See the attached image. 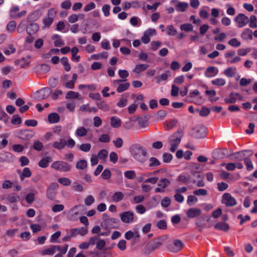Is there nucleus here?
Returning a JSON list of instances; mask_svg holds the SVG:
<instances>
[{"label":"nucleus","mask_w":257,"mask_h":257,"mask_svg":"<svg viewBox=\"0 0 257 257\" xmlns=\"http://www.w3.org/2000/svg\"><path fill=\"white\" fill-rule=\"evenodd\" d=\"M214 228L216 229L226 232L229 230V226L227 223L219 222L214 225Z\"/></svg>","instance_id":"nucleus-25"},{"label":"nucleus","mask_w":257,"mask_h":257,"mask_svg":"<svg viewBox=\"0 0 257 257\" xmlns=\"http://www.w3.org/2000/svg\"><path fill=\"white\" fill-rule=\"evenodd\" d=\"M250 157L251 156H247L243 160L246 170L248 171H251L253 169V164L250 158Z\"/></svg>","instance_id":"nucleus-37"},{"label":"nucleus","mask_w":257,"mask_h":257,"mask_svg":"<svg viewBox=\"0 0 257 257\" xmlns=\"http://www.w3.org/2000/svg\"><path fill=\"white\" fill-rule=\"evenodd\" d=\"M31 172L29 168L26 167L23 170L22 175H21V179H23L25 177H29L31 176Z\"/></svg>","instance_id":"nucleus-56"},{"label":"nucleus","mask_w":257,"mask_h":257,"mask_svg":"<svg viewBox=\"0 0 257 257\" xmlns=\"http://www.w3.org/2000/svg\"><path fill=\"white\" fill-rule=\"evenodd\" d=\"M120 217L122 222L129 223L133 221L134 213L130 211L124 212L120 214Z\"/></svg>","instance_id":"nucleus-14"},{"label":"nucleus","mask_w":257,"mask_h":257,"mask_svg":"<svg viewBox=\"0 0 257 257\" xmlns=\"http://www.w3.org/2000/svg\"><path fill=\"white\" fill-rule=\"evenodd\" d=\"M88 132V130L83 126L78 127L75 131V134L78 137L83 138L85 137Z\"/></svg>","instance_id":"nucleus-21"},{"label":"nucleus","mask_w":257,"mask_h":257,"mask_svg":"<svg viewBox=\"0 0 257 257\" xmlns=\"http://www.w3.org/2000/svg\"><path fill=\"white\" fill-rule=\"evenodd\" d=\"M141 23V20L137 17H133L130 20L131 24L134 27L140 25Z\"/></svg>","instance_id":"nucleus-60"},{"label":"nucleus","mask_w":257,"mask_h":257,"mask_svg":"<svg viewBox=\"0 0 257 257\" xmlns=\"http://www.w3.org/2000/svg\"><path fill=\"white\" fill-rule=\"evenodd\" d=\"M198 201L197 198L194 195H189L187 198V202L189 206L196 203Z\"/></svg>","instance_id":"nucleus-54"},{"label":"nucleus","mask_w":257,"mask_h":257,"mask_svg":"<svg viewBox=\"0 0 257 257\" xmlns=\"http://www.w3.org/2000/svg\"><path fill=\"white\" fill-rule=\"evenodd\" d=\"M50 93L48 88H43L38 92V98L39 99H44L47 97Z\"/></svg>","instance_id":"nucleus-23"},{"label":"nucleus","mask_w":257,"mask_h":257,"mask_svg":"<svg viewBox=\"0 0 257 257\" xmlns=\"http://www.w3.org/2000/svg\"><path fill=\"white\" fill-rule=\"evenodd\" d=\"M56 12L54 9H49L47 13V16L42 20L44 25L43 28L49 27L54 21V19L56 16Z\"/></svg>","instance_id":"nucleus-5"},{"label":"nucleus","mask_w":257,"mask_h":257,"mask_svg":"<svg viewBox=\"0 0 257 257\" xmlns=\"http://www.w3.org/2000/svg\"><path fill=\"white\" fill-rule=\"evenodd\" d=\"M170 76L169 73H163L160 75L156 76V82L160 83L162 81L166 80Z\"/></svg>","instance_id":"nucleus-45"},{"label":"nucleus","mask_w":257,"mask_h":257,"mask_svg":"<svg viewBox=\"0 0 257 257\" xmlns=\"http://www.w3.org/2000/svg\"><path fill=\"white\" fill-rule=\"evenodd\" d=\"M206 217L205 216H202L198 218L195 222V224L197 226L199 232H202L203 229L205 227H210L211 225L208 226H206V224L205 222Z\"/></svg>","instance_id":"nucleus-16"},{"label":"nucleus","mask_w":257,"mask_h":257,"mask_svg":"<svg viewBox=\"0 0 257 257\" xmlns=\"http://www.w3.org/2000/svg\"><path fill=\"white\" fill-rule=\"evenodd\" d=\"M124 176L128 179H134L136 176V174L135 171L128 170L124 172Z\"/></svg>","instance_id":"nucleus-49"},{"label":"nucleus","mask_w":257,"mask_h":257,"mask_svg":"<svg viewBox=\"0 0 257 257\" xmlns=\"http://www.w3.org/2000/svg\"><path fill=\"white\" fill-rule=\"evenodd\" d=\"M197 111L199 112V114L201 116H206L210 113V108L203 107L200 110L197 109Z\"/></svg>","instance_id":"nucleus-57"},{"label":"nucleus","mask_w":257,"mask_h":257,"mask_svg":"<svg viewBox=\"0 0 257 257\" xmlns=\"http://www.w3.org/2000/svg\"><path fill=\"white\" fill-rule=\"evenodd\" d=\"M0 160L3 162H11L13 161V155L9 152H6L2 155Z\"/></svg>","instance_id":"nucleus-30"},{"label":"nucleus","mask_w":257,"mask_h":257,"mask_svg":"<svg viewBox=\"0 0 257 257\" xmlns=\"http://www.w3.org/2000/svg\"><path fill=\"white\" fill-rule=\"evenodd\" d=\"M87 161L83 159L78 161L76 164V168L78 170H84L87 167Z\"/></svg>","instance_id":"nucleus-39"},{"label":"nucleus","mask_w":257,"mask_h":257,"mask_svg":"<svg viewBox=\"0 0 257 257\" xmlns=\"http://www.w3.org/2000/svg\"><path fill=\"white\" fill-rule=\"evenodd\" d=\"M108 56L107 52L104 51L97 54H93L91 56L92 59L94 60H99L102 58H106Z\"/></svg>","instance_id":"nucleus-40"},{"label":"nucleus","mask_w":257,"mask_h":257,"mask_svg":"<svg viewBox=\"0 0 257 257\" xmlns=\"http://www.w3.org/2000/svg\"><path fill=\"white\" fill-rule=\"evenodd\" d=\"M241 37L244 40L252 39V32L249 29H245L241 34Z\"/></svg>","instance_id":"nucleus-36"},{"label":"nucleus","mask_w":257,"mask_h":257,"mask_svg":"<svg viewBox=\"0 0 257 257\" xmlns=\"http://www.w3.org/2000/svg\"><path fill=\"white\" fill-rule=\"evenodd\" d=\"M95 8V4L93 2H90L84 7L83 10L84 12H87L94 9Z\"/></svg>","instance_id":"nucleus-63"},{"label":"nucleus","mask_w":257,"mask_h":257,"mask_svg":"<svg viewBox=\"0 0 257 257\" xmlns=\"http://www.w3.org/2000/svg\"><path fill=\"white\" fill-rule=\"evenodd\" d=\"M52 146L58 150L63 149L66 146V141L64 139L61 138L58 141L54 142L52 144Z\"/></svg>","instance_id":"nucleus-22"},{"label":"nucleus","mask_w":257,"mask_h":257,"mask_svg":"<svg viewBox=\"0 0 257 257\" xmlns=\"http://www.w3.org/2000/svg\"><path fill=\"white\" fill-rule=\"evenodd\" d=\"M149 166L150 167H158L161 165L160 162L155 157H151L149 159Z\"/></svg>","instance_id":"nucleus-46"},{"label":"nucleus","mask_w":257,"mask_h":257,"mask_svg":"<svg viewBox=\"0 0 257 257\" xmlns=\"http://www.w3.org/2000/svg\"><path fill=\"white\" fill-rule=\"evenodd\" d=\"M186 214L189 218H194L201 215V210L199 208H191L188 210Z\"/></svg>","instance_id":"nucleus-20"},{"label":"nucleus","mask_w":257,"mask_h":257,"mask_svg":"<svg viewBox=\"0 0 257 257\" xmlns=\"http://www.w3.org/2000/svg\"><path fill=\"white\" fill-rule=\"evenodd\" d=\"M108 152L105 149L100 150L97 155L98 159L103 162H105L108 157Z\"/></svg>","instance_id":"nucleus-38"},{"label":"nucleus","mask_w":257,"mask_h":257,"mask_svg":"<svg viewBox=\"0 0 257 257\" xmlns=\"http://www.w3.org/2000/svg\"><path fill=\"white\" fill-rule=\"evenodd\" d=\"M249 19V26L251 28H257V19L256 17L252 15L250 17Z\"/></svg>","instance_id":"nucleus-43"},{"label":"nucleus","mask_w":257,"mask_h":257,"mask_svg":"<svg viewBox=\"0 0 257 257\" xmlns=\"http://www.w3.org/2000/svg\"><path fill=\"white\" fill-rule=\"evenodd\" d=\"M222 202L226 206H233L236 204L235 198L230 193H225L222 195Z\"/></svg>","instance_id":"nucleus-9"},{"label":"nucleus","mask_w":257,"mask_h":257,"mask_svg":"<svg viewBox=\"0 0 257 257\" xmlns=\"http://www.w3.org/2000/svg\"><path fill=\"white\" fill-rule=\"evenodd\" d=\"M61 62L63 64V65L64 66V69L66 71H69L71 69V66L70 64H69V60L66 57H62L61 59Z\"/></svg>","instance_id":"nucleus-42"},{"label":"nucleus","mask_w":257,"mask_h":257,"mask_svg":"<svg viewBox=\"0 0 257 257\" xmlns=\"http://www.w3.org/2000/svg\"><path fill=\"white\" fill-rule=\"evenodd\" d=\"M103 223L106 228H114L118 226L119 221L115 218H109L106 214L102 215Z\"/></svg>","instance_id":"nucleus-4"},{"label":"nucleus","mask_w":257,"mask_h":257,"mask_svg":"<svg viewBox=\"0 0 257 257\" xmlns=\"http://www.w3.org/2000/svg\"><path fill=\"white\" fill-rule=\"evenodd\" d=\"M60 249L59 245H54L51 246L49 248H45L41 251L40 253L42 255H53L56 250H59Z\"/></svg>","instance_id":"nucleus-19"},{"label":"nucleus","mask_w":257,"mask_h":257,"mask_svg":"<svg viewBox=\"0 0 257 257\" xmlns=\"http://www.w3.org/2000/svg\"><path fill=\"white\" fill-rule=\"evenodd\" d=\"M50 157H46L41 159L38 164L39 167L42 168H46L49 166V162L51 161Z\"/></svg>","instance_id":"nucleus-32"},{"label":"nucleus","mask_w":257,"mask_h":257,"mask_svg":"<svg viewBox=\"0 0 257 257\" xmlns=\"http://www.w3.org/2000/svg\"><path fill=\"white\" fill-rule=\"evenodd\" d=\"M253 154L251 150L239 151L233 154V160L237 161H243L247 156H252Z\"/></svg>","instance_id":"nucleus-6"},{"label":"nucleus","mask_w":257,"mask_h":257,"mask_svg":"<svg viewBox=\"0 0 257 257\" xmlns=\"http://www.w3.org/2000/svg\"><path fill=\"white\" fill-rule=\"evenodd\" d=\"M234 21L238 28H242L247 25L249 22V19L245 15L240 13L236 16Z\"/></svg>","instance_id":"nucleus-8"},{"label":"nucleus","mask_w":257,"mask_h":257,"mask_svg":"<svg viewBox=\"0 0 257 257\" xmlns=\"http://www.w3.org/2000/svg\"><path fill=\"white\" fill-rule=\"evenodd\" d=\"M20 138L23 140H29L34 136V132L31 130H26L18 133Z\"/></svg>","instance_id":"nucleus-18"},{"label":"nucleus","mask_w":257,"mask_h":257,"mask_svg":"<svg viewBox=\"0 0 257 257\" xmlns=\"http://www.w3.org/2000/svg\"><path fill=\"white\" fill-rule=\"evenodd\" d=\"M211 83L213 85H216L218 86H222L225 85L226 81L224 79L220 78H216L211 81Z\"/></svg>","instance_id":"nucleus-41"},{"label":"nucleus","mask_w":257,"mask_h":257,"mask_svg":"<svg viewBox=\"0 0 257 257\" xmlns=\"http://www.w3.org/2000/svg\"><path fill=\"white\" fill-rule=\"evenodd\" d=\"M173 156L170 153H165L163 155V160L165 163H169L171 161Z\"/></svg>","instance_id":"nucleus-58"},{"label":"nucleus","mask_w":257,"mask_h":257,"mask_svg":"<svg viewBox=\"0 0 257 257\" xmlns=\"http://www.w3.org/2000/svg\"><path fill=\"white\" fill-rule=\"evenodd\" d=\"M177 33V30L173 26L169 25L167 28V34L169 36H175Z\"/></svg>","instance_id":"nucleus-51"},{"label":"nucleus","mask_w":257,"mask_h":257,"mask_svg":"<svg viewBox=\"0 0 257 257\" xmlns=\"http://www.w3.org/2000/svg\"><path fill=\"white\" fill-rule=\"evenodd\" d=\"M94 201V198L91 195L87 196L84 200L85 204L87 206H90Z\"/></svg>","instance_id":"nucleus-61"},{"label":"nucleus","mask_w":257,"mask_h":257,"mask_svg":"<svg viewBox=\"0 0 257 257\" xmlns=\"http://www.w3.org/2000/svg\"><path fill=\"white\" fill-rule=\"evenodd\" d=\"M39 27L38 24L34 23L32 24L29 26V27L27 29V33L31 35L32 34H35L39 30Z\"/></svg>","instance_id":"nucleus-33"},{"label":"nucleus","mask_w":257,"mask_h":257,"mask_svg":"<svg viewBox=\"0 0 257 257\" xmlns=\"http://www.w3.org/2000/svg\"><path fill=\"white\" fill-rule=\"evenodd\" d=\"M171 184V181L167 178H162L159 180L158 186L164 189L168 187Z\"/></svg>","instance_id":"nucleus-34"},{"label":"nucleus","mask_w":257,"mask_h":257,"mask_svg":"<svg viewBox=\"0 0 257 257\" xmlns=\"http://www.w3.org/2000/svg\"><path fill=\"white\" fill-rule=\"evenodd\" d=\"M166 236H163L159 237L153 241L149 242L147 244L144 249V253L148 254L152 252L153 250L159 248L166 241Z\"/></svg>","instance_id":"nucleus-1"},{"label":"nucleus","mask_w":257,"mask_h":257,"mask_svg":"<svg viewBox=\"0 0 257 257\" xmlns=\"http://www.w3.org/2000/svg\"><path fill=\"white\" fill-rule=\"evenodd\" d=\"M206 132V127L200 125L196 127L193 132V136L196 138H202L205 137Z\"/></svg>","instance_id":"nucleus-15"},{"label":"nucleus","mask_w":257,"mask_h":257,"mask_svg":"<svg viewBox=\"0 0 257 257\" xmlns=\"http://www.w3.org/2000/svg\"><path fill=\"white\" fill-rule=\"evenodd\" d=\"M171 4H174L176 10L179 12H184L189 7V5L186 2H181L178 0H171Z\"/></svg>","instance_id":"nucleus-10"},{"label":"nucleus","mask_w":257,"mask_h":257,"mask_svg":"<svg viewBox=\"0 0 257 257\" xmlns=\"http://www.w3.org/2000/svg\"><path fill=\"white\" fill-rule=\"evenodd\" d=\"M124 80L122 79L114 80L112 82L114 86L117 87V91L118 93H121L128 89L130 84L128 82L123 83Z\"/></svg>","instance_id":"nucleus-7"},{"label":"nucleus","mask_w":257,"mask_h":257,"mask_svg":"<svg viewBox=\"0 0 257 257\" xmlns=\"http://www.w3.org/2000/svg\"><path fill=\"white\" fill-rule=\"evenodd\" d=\"M58 182L64 186H69L71 183V181L68 178H60L58 179Z\"/></svg>","instance_id":"nucleus-59"},{"label":"nucleus","mask_w":257,"mask_h":257,"mask_svg":"<svg viewBox=\"0 0 257 257\" xmlns=\"http://www.w3.org/2000/svg\"><path fill=\"white\" fill-rule=\"evenodd\" d=\"M16 28V23L14 21H12L8 23L7 26V30L9 33H13L14 32Z\"/></svg>","instance_id":"nucleus-44"},{"label":"nucleus","mask_w":257,"mask_h":257,"mask_svg":"<svg viewBox=\"0 0 257 257\" xmlns=\"http://www.w3.org/2000/svg\"><path fill=\"white\" fill-rule=\"evenodd\" d=\"M156 35V31L155 29H148L144 33V35L142 37V41L144 44H148L150 42V38L152 36Z\"/></svg>","instance_id":"nucleus-12"},{"label":"nucleus","mask_w":257,"mask_h":257,"mask_svg":"<svg viewBox=\"0 0 257 257\" xmlns=\"http://www.w3.org/2000/svg\"><path fill=\"white\" fill-rule=\"evenodd\" d=\"M182 136V131L180 129H179L169 139V143L170 144H175L179 145L181 142Z\"/></svg>","instance_id":"nucleus-11"},{"label":"nucleus","mask_w":257,"mask_h":257,"mask_svg":"<svg viewBox=\"0 0 257 257\" xmlns=\"http://www.w3.org/2000/svg\"><path fill=\"white\" fill-rule=\"evenodd\" d=\"M228 187V185L227 183L222 182L217 183V189L219 191H223L226 190Z\"/></svg>","instance_id":"nucleus-64"},{"label":"nucleus","mask_w":257,"mask_h":257,"mask_svg":"<svg viewBox=\"0 0 257 257\" xmlns=\"http://www.w3.org/2000/svg\"><path fill=\"white\" fill-rule=\"evenodd\" d=\"M110 124L114 128H118L121 126V120L117 116H112L110 118Z\"/></svg>","instance_id":"nucleus-27"},{"label":"nucleus","mask_w":257,"mask_h":257,"mask_svg":"<svg viewBox=\"0 0 257 257\" xmlns=\"http://www.w3.org/2000/svg\"><path fill=\"white\" fill-rule=\"evenodd\" d=\"M219 70L214 66L208 67L204 72V75L208 78L213 77L218 74Z\"/></svg>","instance_id":"nucleus-17"},{"label":"nucleus","mask_w":257,"mask_h":257,"mask_svg":"<svg viewBox=\"0 0 257 257\" xmlns=\"http://www.w3.org/2000/svg\"><path fill=\"white\" fill-rule=\"evenodd\" d=\"M183 247V243L179 239L175 240L173 245H170L167 248L171 252H177L180 251Z\"/></svg>","instance_id":"nucleus-13"},{"label":"nucleus","mask_w":257,"mask_h":257,"mask_svg":"<svg viewBox=\"0 0 257 257\" xmlns=\"http://www.w3.org/2000/svg\"><path fill=\"white\" fill-rule=\"evenodd\" d=\"M236 73L235 67H228L224 70L223 73L228 77H233Z\"/></svg>","instance_id":"nucleus-31"},{"label":"nucleus","mask_w":257,"mask_h":257,"mask_svg":"<svg viewBox=\"0 0 257 257\" xmlns=\"http://www.w3.org/2000/svg\"><path fill=\"white\" fill-rule=\"evenodd\" d=\"M177 123V120L176 119H172L170 120L169 121L166 122L165 123L166 130L169 131L172 129V128L176 126Z\"/></svg>","instance_id":"nucleus-47"},{"label":"nucleus","mask_w":257,"mask_h":257,"mask_svg":"<svg viewBox=\"0 0 257 257\" xmlns=\"http://www.w3.org/2000/svg\"><path fill=\"white\" fill-rule=\"evenodd\" d=\"M110 9V7L109 5L105 4L103 6V7L102 8V11L103 13V14L105 17H107L109 16Z\"/></svg>","instance_id":"nucleus-62"},{"label":"nucleus","mask_w":257,"mask_h":257,"mask_svg":"<svg viewBox=\"0 0 257 257\" xmlns=\"http://www.w3.org/2000/svg\"><path fill=\"white\" fill-rule=\"evenodd\" d=\"M149 67L148 64H142L136 65L135 68L133 70V72L139 74L141 72L146 70Z\"/></svg>","instance_id":"nucleus-29"},{"label":"nucleus","mask_w":257,"mask_h":257,"mask_svg":"<svg viewBox=\"0 0 257 257\" xmlns=\"http://www.w3.org/2000/svg\"><path fill=\"white\" fill-rule=\"evenodd\" d=\"M19 197L15 194H10L7 197V200L10 203H13L17 202Z\"/></svg>","instance_id":"nucleus-50"},{"label":"nucleus","mask_w":257,"mask_h":257,"mask_svg":"<svg viewBox=\"0 0 257 257\" xmlns=\"http://www.w3.org/2000/svg\"><path fill=\"white\" fill-rule=\"evenodd\" d=\"M237 96H239L238 93L231 92L229 95L228 98L224 99V101L226 103H234L236 102Z\"/></svg>","instance_id":"nucleus-24"},{"label":"nucleus","mask_w":257,"mask_h":257,"mask_svg":"<svg viewBox=\"0 0 257 257\" xmlns=\"http://www.w3.org/2000/svg\"><path fill=\"white\" fill-rule=\"evenodd\" d=\"M98 108L104 111H108L110 109L109 105L103 100H99L96 102Z\"/></svg>","instance_id":"nucleus-26"},{"label":"nucleus","mask_w":257,"mask_h":257,"mask_svg":"<svg viewBox=\"0 0 257 257\" xmlns=\"http://www.w3.org/2000/svg\"><path fill=\"white\" fill-rule=\"evenodd\" d=\"M131 152L133 157L137 161L144 162L145 157L147 155V152L145 149L139 145H136L132 147Z\"/></svg>","instance_id":"nucleus-2"},{"label":"nucleus","mask_w":257,"mask_h":257,"mask_svg":"<svg viewBox=\"0 0 257 257\" xmlns=\"http://www.w3.org/2000/svg\"><path fill=\"white\" fill-rule=\"evenodd\" d=\"M51 168L60 172H68L72 168L71 165L66 162L57 161L54 162L51 165Z\"/></svg>","instance_id":"nucleus-3"},{"label":"nucleus","mask_w":257,"mask_h":257,"mask_svg":"<svg viewBox=\"0 0 257 257\" xmlns=\"http://www.w3.org/2000/svg\"><path fill=\"white\" fill-rule=\"evenodd\" d=\"M48 119L50 123H55L59 121L60 116L57 113H51L48 115Z\"/></svg>","instance_id":"nucleus-35"},{"label":"nucleus","mask_w":257,"mask_h":257,"mask_svg":"<svg viewBox=\"0 0 257 257\" xmlns=\"http://www.w3.org/2000/svg\"><path fill=\"white\" fill-rule=\"evenodd\" d=\"M193 27L190 23H186L180 26V29L185 32H190L193 30Z\"/></svg>","instance_id":"nucleus-48"},{"label":"nucleus","mask_w":257,"mask_h":257,"mask_svg":"<svg viewBox=\"0 0 257 257\" xmlns=\"http://www.w3.org/2000/svg\"><path fill=\"white\" fill-rule=\"evenodd\" d=\"M79 93L77 92L69 91H68L65 96L66 99L77 98L79 96Z\"/></svg>","instance_id":"nucleus-53"},{"label":"nucleus","mask_w":257,"mask_h":257,"mask_svg":"<svg viewBox=\"0 0 257 257\" xmlns=\"http://www.w3.org/2000/svg\"><path fill=\"white\" fill-rule=\"evenodd\" d=\"M15 52L16 49L12 44L9 45L8 48H5L4 49V53L6 55H10L11 54L14 53Z\"/></svg>","instance_id":"nucleus-52"},{"label":"nucleus","mask_w":257,"mask_h":257,"mask_svg":"<svg viewBox=\"0 0 257 257\" xmlns=\"http://www.w3.org/2000/svg\"><path fill=\"white\" fill-rule=\"evenodd\" d=\"M124 197L123 194L119 191L115 192L111 197V201L114 202L121 201Z\"/></svg>","instance_id":"nucleus-28"},{"label":"nucleus","mask_w":257,"mask_h":257,"mask_svg":"<svg viewBox=\"0 0 257 257\" xmlns=\"http://www.w3.org/2000/svg\"><path fill=\"white\" fill-rule=\"evenodd\" d=\"M91 146L89 143L82 144L79 146V149L84 152H88L91 149Z\"/></svg>","instance_id":"nucleus-55"}]
</instances>
